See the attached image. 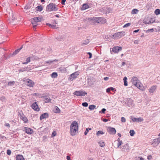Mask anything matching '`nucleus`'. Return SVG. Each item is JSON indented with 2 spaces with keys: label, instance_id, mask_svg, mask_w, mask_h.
<instances>
[{
  "label": "nucleus",
  "instance_id": "f257e3e1",
  "mask_svg": "<svg viewBox=\"0 0 160 160\" xmlns=\"http://www.w3.org/2000/svg\"><path fill=\"white\" fill-rule=\"evenodd\" d=\"M78 122L73 121L70 126V134L72 136H74L78 133Z\"/></svg>",
  "mask_w": 160,
  "mask_h": 160
},
{
  "label": "nucleus",
  "instance_id": "f03ea898",
  "mask_svg": "<svg viewBox=\"0 0 160 160\" xmlns=\"http://www.w3.org/2000/svg\"><path fill=\"white\" fill-rule=\"evenodd\" d=\"M131 81L132 83L141 90H143V88L138 78L135 77L132 78Z\"/></svg>",
  "mask_w": 160,
  "mask_h": 160
},
{
  "label": "nucleus",
  "instance_id": "7ed1b4c3",
  "mask_svg": "<svg viewBox=\"0 0 160 160\" xmlns=\"http://www.w3.org/2000/svg\"><path fill=\"white\" fill-rule=\"evenodd\" d=\"M57 10L58 8L56 7V5L53 3H50L46 8V11L48 12L56 11Z\"/></svg>",
  "mask_w": 160,
  "mask_h": 160
},
{
  "label": "nucleus",
  "instance_id": "20e7f679",
  "mask_svg": "<svg viewBox=\"0 0 160 160\" xmlns=\"http://www.w3.org/2000/svg\"><path fill=\"white\" fill-rule=\"evenodd\" d=\"M42 17H36L34 18L32 20V24L33 27L35 28L37 25H38V23L41 22L42 20Z\"/></svg>",
  "mask_w": 160,
  "mask_h": 160
},
{
  "label": "nucleus",
  "instance_id": "39448f33",
  "mask_svg": "<svg viewBox=\"0 0 160 160\" xmlns=\"http://www.w3.org/2000/svg\"><path fill=\"white\" fill-rule=\"evenodd\" d=\"M125 32L124 31L118 32L114 33L113 35V38L114 39H117L121 38L124 36Z\"/></svg>",
  "mask_w": 160,
  "mask_h": 160
},
{
  "label": "nucleus",
  "instance_id": "423d86ee",
  "mask_svg": "<svg viewBox=\"0 0 160 160\" xmlns=\"http://www.w3.org/2000/svg\"><path fill=\"white\" fill-rule=\"evenodd\" d=\"M23 81L24 82H25L26 84L30 87H33L34 85V83L33 81H32V80L29 79H26V78H24L23 79Z\"/></svg>",
  "mask_w": 160,
  "mask_h": 160
},
{
  "label": "nucleus",
  "instance_id": "0eeeda50",
  "mask_svg": "<svg viewBox=\"0 0 160 160\" xmlns=\"http://www.w3.org/2000/svg\"><path fill=\"white\" fill-rule=\"evenodd\" d=\"M79 75V73L78 72H75L71 74L68 78L69 80L70 81H72V80L75 79Z\"/></svg>",
  "mask_w": 160,
  "mask_h": 160
},
{
  "label": "nucleus",
  "instance_id": "6e6552de",
  "mask_svg": "<svg viewBox=\"0 0 160 160\" xmlns=\"http://www.w3.org/2000/svg\"><path fill=\"white\" fill-rule=\"evenodd\" d=\"M73 94L77 96H84L87 94V93L85 91L80 90L74 92Z\"/></svg>",
  "mask_w": 160,
  "mask_h": 160
},
{
  "label": "nucleus",
  "instance_id": "1a4fd4ad",
  "mask_svg": "<svg viewBox=\"0 0 160 160\" xmlns=\"http://www.w3.org/2000/svg\"><path fill=\"white\" fill-rule=\"evenodd\" d=\"M130 118L134 122H141L143 121V118L141 117L137 118H134L132 116H131Z\"/></svg>",
  "mask_w": 160,
  "mask_h": 160
},
{
  "label": "nucleus",
  "instance_id": "9d476101",
  "mask_svg": "<svg viewBox=\"0 0 160 160\" xmlns=\"http://www.w3.org/2000/svg\"><path fill=\"white\" fill-rule=\"evenodd\" d=\"M11 19L12 21H11V22L12 24L13 25L16 24L18 22L17 20V17L14 13H12V18Z\"/></svg>",
  "mask_w": 160,
  "mask_h": 160
},
{
  "label": "nucleus",
  "instance_id": "9b49d317",
  "mask_svg": "<svg viewBox=\"0 0 160 160\" xmlns=\"http://www.w3.org/2000/svg\"><path fill=\"white\" fill-rule=\"evenodd\" d=\"M97 18L92 17L88 18V22L89 24L94 25L97 22Z\"/></svg>",
  "mask_w": 160,
  "mask_h": 160
},
{
  "label": "nucleus",
  "instance_id": "f8f14e48",
  "mask_svg": "<svg viewBox=\"0 0 160 160\" xmlns=\"http://www.w3.org/2000/svg\"><path fill=\"white\" fill-rule=\"evenodd\" d=\"M97 22L100 24H102L105 23L106 22V20L102 17L97 18Z\"/></svg>",
  "mask_w": 160,
  "mask_h": 160
},
{
  "label": "nucleus",
  "instance_id": "ddd939ff",
  "mask_svg": "<svg viewBox=\"0 0 160 160\" xmlns=\"http://www.w3.org/2000/svg\"><path fill=\"white\" fill-rule=\"evenodd\" d=\"M160 142V139L158 138L153 140V142L152 143V145L154 147L157 146Z\"/></svg>",
  "mask_w": 160,
  "mask_h": 160
},
{
  "label": "nucleus",
  "instance_id": "4468645a",
  "mask_svg": "<svg viewBox=\"0 0 160 160\" xmlns=\"http://www.w3.org/2000/svg\"><path fill=\"white\" fill-rule=\"evenodd\" d=\"M32 108H33L34 110L38 111L39 110L40 108L38 107V105L37 104L36 102H34L32 105Z\"/></svg>",
  "mask_w": 160,
  "mask_h": 160
},
{
  "label": "nucleus",
  "instance_id": "2eb2a0df",
  "mask_svg": "<svg viewBox=\"0 0 160 160\" xmlns=\"http://www.w3.org/2000/svg\"><path fill=\"white\" fill-rule=\"evenodd\" d=\"M121 50L122 48L118 46H115L112 48V51L115 53H118Z\"/></svg>",
  "mask_w": 160,
  "mask_h": 160
},
{
  "label": "nucleus",
  "instance_id": "dca6fc26",
  "mask_svg": "<svg viewBox=\"0 0 160 160\" xmlns=\"http://www.w3.org/2000/svg\"><path fill=\"white\" fill-rule=\"evenodd\" d=\"M94 79L92 78H88V84L90 86H91L94 84Z\"/></svg>",
  "mask_w": 160,
  "mask_h": 160
},
{
  "label": "nucleus",
  "instance_id": "f3484780",
  "mask_svg": "<svg viewBox=\"0 0 160 160\" xmlns=\"http://www.w3.org/2000/svg\"><path fill=\"white\" fill-rule=\"evenodd\" d=\"M24 131L28 134H30L32 133L33 130L30 128L24 127Z\"/></svg>",
  "mask_w": 160,
  "mask_h": 160
},
{
  "label": "nucleus",
  "instance_id": "a211bd4d",
  "mask_svg": "<svg viewBox=\"0 0 160 160\" xmlns=\"http://www.w3.org/2000/svg\"><path fill=\"white\" fill-rule=\"evenodd\" d=\"M129 147L128 143L125 144L122 147V150L123 151H126L129 150Z\"/></svg>",
  "mask_w": 160,
  "mask_h": 160
},
{
  "label": "nucleus",
  "instance_id": "6ab92c4d",
  "mask_svg": "<svg viewBox=\"0 0 160 160\" xmlns=\"http://www.w3.org/2000/svg\"><path fill=\"white\" fill-rule=\"evenodd\" d=\"M32 4H33L31 3L27 4L24 8L25 11L26 12H28V10L31 8Z\"/></svg>",
  "mask_w": 160,
  "mask_h": 160
},
{
  "label": "nucleus",
  "instance_id": "aec40b11",
  "mask_svg": "<svg viewBox=\"0 0 160 160\" xmlns=\"http://www.w3.org/2000/svg\"><path fill=\"white\" fill-rule=\"evenodd\" d=\"M108 131L110 134H114L116 133L115 129L113 128L109 127L108 128Z\"/></svg>",
  "mask_w": 160,
  "mask_h": 160
},
{
  "label": "nucleus",
  "instance_id": "412c9836",
  "mask_svg": "<svg viewBox=\"0 0 160 160\" xmlns=\"http://www.w3.org/2000/svg\"><path fill=\"white\" fill-rule=\"evenodd\" d=\"M157 88V86L156 85L152 86L149 89V92L153 93L156 90Z\"/></svg>",
  "mask_w": 160,
  "mask_h": 160
},
{
  "label": "nucleus",
  "instance_id": "4be33fe9",
  "mask_svg": "<svg viewBox=\"0 0 160 160\" xmlns=\"http://www.w3.org/2000/svg\"><path fill=\"white\" fill-rule=\"evenodd\" d=\"M89 8V6L88 3H85L82 5L81 8L82 10H84L87 9L88 8Z\"/></svg>",
  "mask_w": 160,
  "mask_h": 160
},
{
  "label": "nucleus",
  "instance_id": "5701e85b",
  "mask_svg": "<svg viewBox=\"0 0 160 160\" xmlns=\"http://www.w3.org/2000/svg\"><path fill=\"white\" fill-rule=\"evenodd\" d=\"M48 114L47 113H44L41 115L40 116V119L41 120L45 118H48Z\"/></svg>",
  "mask_w": 160,
  "mask_h": 160
},
{
  "label": "nucleus",
  "instance_id": "b1692460",
  "mask_svg": "<svg viewBox=\"0 0 160 160\" xmlns=\"http://www.w3.org/2000/svg\"><path fill=\"white\" fill-rule=\"evenodd\" d=\"M20 118L24 121V122L26 123L28 121V119L22 114V115L20 114Z\"/></svg>",
  "mask_w": 160,
  "mask_h": 160
},
{
  "label": "nucleus",
  "instance_id": "393cba45",
  "mask_svg": "<svg viewBox=\"0 0 160 160\" xmlns=\"http://www.w3.org/2000/svg\"><path fill=\"white\" fill-rule=\"evenodd\" d=\"M16 160H25L23 156L21 155H17L16 157Z\"/></svg>",
  "mask_w": 160,
  "mask_h": 160
},
{
  "label": "nucleus",
  "instance_id": "a878e982",
  "mask_svg": "<svg viewBox=\"0 0 160 160\" xmlns=\"http://www.w3.org/2000/svg\"><path fill=\"white\" fill-rule=\"evenodd\" d=\"M121 145H120V143L119 142H118L116 141H115L113 144V146L116 148H119Z\"/></svg>",
  "mask_w": 160,
  "mask_h": 160
},
{
  "label": "nucleus",
  "instance_id": "bb28decb",
  "mask_svg": "<svg viewBox=\"0 0 160 160\" xmlns=\"http://www.w3.org/2000/svg\"><path fill=\"white\" fill-rule=\"evenodd\" d=\"M64 37L63 35H59L56 38V39L58 41H61L64 39Z\"/></svg>",
  "mask_w": 160,
  "mask_h": 160
},
{
  "label": "nucleus",
  "instance_id": "cd10ccee",
  "mask_svg": "<svg viewBox=\"0 0 160 160\" xmlns=\"http://www.w3.org/2000/svg\"><path fill=\"white\" fill-rule=\"evenodd\" d=\"M45 100V102H50L51 101V99L48 97H45L44 98Z\"/></svg>",
  "mask_w": 160,
  "mask_h": 160
},
{
  "label": "nucleus",
  "instance_id": "c85d7f7f",
  "mask_svg": "<svg viewBox=\"0 0 160 160\" xmlns=\"http://www.w3.org/2000/svg\"><path fill=\"white\" fill-rule=\"evenodd\" d=\"M105 9L107 13H110L112 11V8H104V9Z\"/></svg>",
  "mask_w": 160,
  "mask_h": 160
},
{
  "label": "nucleus",
  "instance_id": "c756f323",
  "mask_svg": "<svg viewBox=\"0 0 160 160\" xmlns=\"http://www.w3.org/2000/svg\"><path fill=\"white\" fill-rule=\"evenodd\" d=\"M28 70V68L27 67H24V68H22L20 69L19 70V72H22L24 71H26Z\"/></svg>",
  "mask_w": 160,
  "mask_h": 160
},
{
  "label": "nucleus",
  "instance_id": "7c9ffc66",
  "mask_svg": "<svg viewBox=\"0 0 160 160\" xmlns=\"http://www.w3.org/2000/svg\"><path fill=\"white\" fill-rule=\"evenodd\" d=\"M127 78L125 77H124L123 80L124 81V85L125 86H128V83L127 82Z\"/></svg>",
  "mask_w": 160,
  "mask_h": 160
},
{
  "label": "nucleus",
  "instance_id": "2f4dec72",
  "mask_svg": "<svg viewBox=\"0 0 160 160\" xmlns=\"http://www.w3.org/2000/svg\"><path fill=\"white\" fill-rule=\"evenodd\" d=\"M96 106L94 105H90L89 107V108L90 110H92L95 108Z\"/></svg>",
  "mask_w": 160,
  "mask_h": 160
},
{
  "label": "nucleus",
  "instance_id": "473e14b6",
  "mask_svg": "<svg viewBox=\"0 0 160 160\" xmlns=\"http://www.w3.org/2000/svg\"><path fill=\"white\" fill-rule=\"evenodd\" d=\"M98 143L99 144V145L100 146H101L102 147H104L105 146V144L104 142L102 141H100L98 142Z\"/></svg>",
  "mask_w": 160,
  "mask_h": 160
},
{
  "label": "nucleus",
  "instance_id": "72a5a7b5",
  "mask_svg": "<svg viewBox=\"0 0 160 160\" xmlns=\"http://www.w3.org/2000/svg\"><path fill=\"white\" fill-rule=\"evenodd\" d=\"M154 13L156 15H158L160 14V10L159 9H157L155 10Z\"/></svg>",
  "mask_w": 160,
  "mask_h": 160
},
{
  "label": "nucleus",
  "instance_id": "f704fd0d",
  "mask_svg": "<svg viewBox=\"0 0 160 160\" xmlns=\"http://www.w3.org/2000/svg\"><path fill=\"white\" fill-rule=\"evenodd\" d=\"M36 8L37 11L40 12L42 10V7L41 6H39Z\"/></svg>",
  "mask_w": 160,
  "mask_h": 160
},
{
  "label": "nucleus",
  "instance_id": "c9c22d12",
  "mask_svg": "<svg viewBox=\"0 0 160 160\" xmlns=\"http://www.w3.org/2000/svg\"><path fill=\"white\" fill-rule=\"evenodd\" d=\"M57 73L55 72H53L51 74V77L53 78H56L57 77Z\"/></svg>",
  "mask_w": 160,
  "mask_h": 160
},
{
  "label": "nucleus",
  "instance_id": "e433bc0d",
  "mask_svg": "<svg viewBox=\"0 0 160 160\" xmlns=\"http://www.w3.org/2000/svg\"><path fill=\"white\" fill-rule=\"evenodd\" d=\"M138 12V10L137 9H133L131 13L132 14H135L137 13Z\"/></svg>",
  "mask_w": 160,
  "mask_h": 160
},
{
  "label": "nucleus",
  "instance_id": "4c0bfd02",
  "mask_svg": "<svg viewBox=\"0 0 160 160\" xmlns=\"http://www.w3.org/2000/svg\"><path fill=\"white\" fill-rule=\"evenodd\" d=\"M21 50V48H20L16 50L12 54V56H14L17 54Z\"/></svg>",
  "mask_w": 160,
  "mask_h": 160
},
{
  "label": "nucleus",
  "instance_id": "58836bf2",
  "mask_svg": "<svg viewBox=\"0 0 160 160\" xmlns=\"http://www.w3.org/2000/svg\"><path fill=\"white\" fill-rule=\"evenodd\" d=\"M155 22V20H154L153 21H149L148 22H147V21L144 20L143 22L145 24H150V23H153L154 22Z\"/></svg>",
  "mask_w": 160,
  "mask_h": 160
},
{
  "label": "nucleus",
  "instance_id": "ea45409f",
  "mask_svg": "<svg viewBox=\"0 0 160 160\" xmlns=\"http://www.w3.org/2000/svg\"><path fill=\"white\" fill-rule=\"evenodd\" d=\"M104 133V132H103L102 131H98L96 133V135L97 136H99L100 134H103Z\"/></svg>",
  "mask_w": 160,
  "mask_h": 160
},
{
  "label": "nucleus",
  "instance_id": "a19ab883",
  "mask_svg": "<svg viewBox=\"0 0 160 160\" xmlns=\"http://www.w3.org/2000/svg\"><path fill=\"white\" fill-rule=\"evenodd\" d=\"M129 133L130 136H133L135 134V132L133 130H130Z\"/></svg>",
  "mask_w": 160,
  "mask_h": 160
},
{
  "label": "nucleus",
  "instance_id": "79ce46f5",
  "mask_svg": "<svg viewBox=\"0 0 160 160\" xmlns=\"http://www.w3.org/2000/svg\"><path fill=\"white\" fill-rule=\"evenodd\" d=\"M89 40L87 39L86 40L82 42V44H83V45H86L87 44L89 43Z\"/></svg>",
  "mask_w": 160,
  "mask_h": 160
},
{
  "label": "nucleus",
  "instance_id": "37998d69",
  "mask_svg": "<svg viewBox=\"0 0 160 160\" xmlns=\"http://www.w3.org/2000/svg\"><path fill=\"white\" fill-rule=\"evenodd\" d=\"M154 31V29L153 28H151L149 29H148L146 31V33H148L150 32H153Z\"/></svg>",
  "mask_w": 160,
  "mask_h": 160
},
{
  "label": "nucleus",
  "instance_id": "c03bdc74",
  "mask_svg": "<svg viewBox=\"0 0 160 160\" xmlns=\"http://www.w3.org/2000/svg\"><path fill=\"white\" fill-rule=\"evenodd\" d=\"M55 60H49V61H45V63H49V64H51L54 61H55Z\"/></svg>",
  "mask_w": 160,
  "mask_h": 160
},
{
  "label": "nucleus",
  "instance_id": "a18cd8bd",
  "mask_svg": "<svg viewBox=\"0 0 160 160\" xmlns=\"http://www.w3.org/2000/svg\"><path fill=\"white\" fill-rule=\"evenodd\" d=\"M130 25H131V23H127L123 26V28H124L128 27L130 26Z\"/></svg>",
  "mask_w": 160,
  "mask_h": 160
},
{
  "label": "nucleus",
  "instance_id": "49530a36",
  "mask_svg": "<svg viewBox=\"0 0 160 160\" xmlns=\"http://www.w3.org/2000/svg\"><path fill=\"white\" fill-rule=\"evenodd\" d=\"M82 105L83 106H84L85 107H87L88 105V103H87L86 102L82 103Z\"/></svg>",
  "mask_w": 160,
  "mask_h": 160
},
{
  "label": "nucleus",
  "instance_id": "de8ad7c7",
  "mask_svg": "<svg viewBox=\"0 0 160 160\" xmlns=\"http://www.w3.org/2000/svg\"><path fill=\"white\" fill-rule=\"evenodd\" d=\"M55 108H56V110L55 112H60V110L57 107H56Z\"/></svg>",
  "mask_w": 160,
  "mask_h": 160
},
{
  "label": "nucleus",
  "instance_id": "09e8293b",
  "mask_svg": "<svg viewBox=\"0 0 160 160\" xmlns=\"http://www.w3.org/2000/svg\"><path fill=\"white\" fill-rule=\"evenodd\" d=\"M51 27L53 29L58 28V27L57 26L54 25H51Z\"/></svg>",
  "mask_w": 160,
  "mask_h": 160
},
{
  "label": "nucleus",
  "instance_id": "8fccbe9b",
  "mask_svg": "<svg viewBox=\"0 0 160 160\" xmlns=\"http://www.w3.org/2000/svg\"><path fill=\"white\" fill-rule=\"evenodd\" d=\"M6 99L5 97L4 96H2L1 97L0 100H2V101H4Z\"/></svg>",
  "mask_w": 160,
  "mask_h": 160
},
{
  "label": "nucleus",
  "instance_id": "3c124183",
  "mask_svg": "<svg viewBox=\"0 0 160 160\" xmlns=\"http://www.w3.org/2000/svg\"><path fill=\"white\" fill-rule=\"evenodd\" d=\"M121 121L122 122H126V119L124 117H122L121 118Z\"/></svg>",
  "mask_w": 160,
  "mask_h": 160
},
{
  "label": "nucleus",
  "instance_id": "603ef678",
  "mask_svg": "<svg viewBox=\"0 0 160 160\" xmlns=\"http://www.w3.org/2000/svg\"><path fill=\"white\" fill-rule=\"evenodd\" d=\"M26 62L28 63L30 62V57L27 58L26 60Z\"/></svg>",
  "mask_w": 160,
  "mask_h": 160
},
{
  "label": "nucleus",
  "instance_id": "864d4df0",
  "mask_svg": "<svg viewBox=\"0 0 160 160\" xmlns=\"http://www.w3.org/2000/svg\"><path fill=\"white\" fill-rule=\"evenodd\" d=\"M88 131H89L88 130V128H86V131L84 132V134L85 135H87V134H88Z\"/></svg>",
  "mask_w": 160,
  "mask_h": 160
},
{
  "label": "nucleus",
  "instance_id": "5fc2aeb1",
  "mask_svg": "<svg viewBox=\"0 0 160 160\" xmlns=\"http://www.w3.org/2000/svg\"><path fill=\"white\" fill-rule=\"evenodd\" d=\"M152 158V157L151 155H149L148 157V160H150Z\"/></svg>",
  "mask_w": 160,
  "mask_h": 160
},
{
  "label": "nucleus",
  "instance_id": "6e6d98bb",
  "mask_svg": "<svg viewBox=\"0 0 160 160\" xmlns=\"http://www.w3.org/2000/svg\"><path fill=\"white\" fill-rule=\"evenodd\" d=\"M56 133L55 132H53L52 134V137H54L56 136Z\"/></svg>",
  "mask_w": 160,
  "mask_h": 160
},
{
  "label": "nucleus",
  "instance_id": "4d7b16f0",
  "mask_svg": "<svg viewBox=\"0 0 160 160\" xmlns=\"http://www.w3.org/2000/svg\"><path fill=\"white\" fill-rule=\"evenodd\" d=\"M87 53H88L89 55V58H91L92 57V53L91 52H88Z\"/></svg>",
  "mask_w": 160,
  "mask_h": 160
},
{
  "label": "nucleus",
  "instance_id": "13d9d810",
  "mask_svg": "<svg viewBox=\"0 0 160 160\" xmlns=\"http://www.w3.org/2000/svg\"><path fill=\"white\" fill-rule=\"evenodd\" d=\"M66 0H62V1H61V3L62 5H64L65 3V2H66Z\"/></svg>",
  "mask_w": 160,
  "mask_h": 160
},
{
  "label": "nucleus",
  "instance_id": "bf43d9fd",
  "mask_svg": "<svg viewBox=\"0 0 160 160\" xmlns=\"http://www.w3.org/2000/svg\"><path fill=\"white\" fill-rule=\"evenodd\" d=\"M106 111V109L105 108H103L102 110V112L103 113H105V112Z\"/></svg>",
  "mask_w": 160,
  "mask_h": 160
},
{
  "label": "nucleus",
  "instance_id": "052dcab7",
  "mask_svg": "<svg viewBox=\"0 0 160 160\" xmlns=\"http://www.w3.org/2000/svg\"><path fill=\"white\" fill-rule=\"evenodd\" d=\"M109 78L108 77H104L103 78L104 80L105 81H107L109 79Z\"/></svg>",
  "mask_w": 160,
  "mask_h": 160
},
{
  "label": "nucleus",
  "instance_id": "680f3d73",
  "mask_svg": "<svg viewBox=\"0 0 160 160\" xmlns=\"http://www.w3.org/2000/svg\"><path fill=\"white\" fill-rule=\"evenodd\" d=\"M67 160H71L70 157L69 156H67Z\"/></svg>",
  "mask_w": 160,
  "mask_h": 160
},
{
  "label": "nucleus",
  "instance_id": "e2e57ef3",
  "mask_svg": "<svg viewBox=\"0 0 160 160\" xmlns=\"http://www.w3.org/2000/svg\"><path fill=\"white\" fill-rule=\"evenodd\" d=\"M110 89L109 88H107L106 89V92H110Z\"/></svg>",
  "mask_w": 160,
  "mask_h": 160
},
{
  "label": "nucleus",
  "instance_id": "0e129e2a",
  "mask_svg": "<svg viewBox=\"0 0 160 160\" xmlns=\"http://www.w3.org/2000/svg\"><path fill=\"white\" fill-rule=\"evenodd\" d=\"M7 153L8 155H10V150H8L7 152Z\"/></svg>",
  "mask_w": 160,
  "mask_h": 160
},
{
  "label": "nucleus",
  "instance_id": "69168bd1",
  "mask_svg": "<svg viewBox=\"0 0 160 160\" xmlns=\"http://www.w3.org/2000/svg\"><path fill=\"white\" fill-rule=\"evenodd\" d=\"M134 44H138V40H135L134 42Z\"/></svg>",
  "mask_w": 160,
  "mask_h": 160
},
{
  "label": "nucleus",
  "instance_id": "338daca9",
  "mask_svg": "<svg viewBox=\"0 0 160 160\" xmlns=\"http://www.w3.org/2000/svg\"><path fill=\"white\" fill-rule=\"evenodd\" d=\"M139 31V29H138V30H134V31H133V32H138Z\"/></svg>",
  "mask_w": 160,
  "mask_h": 160
},
{
  "label": "nucleus",
  "instance_id": "774afa93",
  "mask_svg": "<svg viewBox=\"0 0 160 160\" xmlns=\"http://www.w3.org/2000/svg\"><path fill=\"white\" fill-rule=\"evenodd\" d=\"M138 158H140L139 160H144L143 158L142 157H138Z\"/></svg>",
  "mask_w": 160,
  "mask_h": 160
}]
</instances>
